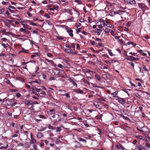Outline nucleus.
Segmentation results:
<instances>
[{
  "instance_id": "obj_1",
  "label": "nucleus",
  "mask_w": 150,
  "mask_h": 150,
  "mask_svg": "<svg viewBox=\"0 0 150 150\" xmlns=\"http://www.w3.org/2000/svg\"><path fill=\"white\" fill-rule=\"evenodd\" d=\"M149 139V137L147 134H145L144 133H141V140L142 141H145V142H144L143 145H142V147H144V144L147 147L150 148V145L148 143V139ZM142 142L141 141V142Z\"/></svg>"
},
{
  "instance_id": "obj_2",
  "label": "nucleus",
  "mask_w": 150,
  "mask_h": 150,
  "mask_svg": "<svg viewBox=\"0 0 150 150\" xmlns=\"http://www.w3.org/2000/svg\"><path fill=\"white\" fill-rule=\"evenodd\" d=\"M136 0L138 2H136L134 0H124V1L127 4L129 5H135L137 3L139 5V7H140L141 4L139 3V2H140L141 0Z\"/></svg>"
},
{
  "instance_id": "obj_3",
  "label": "nucleus",
  "mask_w": 150,
  "mask_h": 150,
  "mask_svg": "<svg viewBox=\"0 0 150 150\" xmlns=\"http://www.w3.org/2000/svg\"><path fill=\"white\" fill-rule=\"evenodd\" d=\"M141 95H142L143 98H145L146 99L148 98L149 94L147 92H144V91L141 90Z\"/></svg>"
},
{
  "instance_id": "obj_4",
  "label": "nucleus",
  "mask_w": 150,
  "mask_h": 150,
  "mask_svg": "<svg viewBox=\"0 0 150 150\" xmlns=\"http://www.w3.org/2000/svg\"><path fill=\"white\" fill-rule=\"evenodd\" d=\"M59 76L64 78H68V76L65 74L63 70H61V71L59 72Z\"/></svg>"
},
{
  "instance_id": "obj_5",
  "label": "nucleus",
  "mask_w": 150,
  "mask_h": 150,
  "mask_svg": "<svg viewBox=\"0 0 150 150\" xmlns=\"http://www.w3.org/2000/svg\"><path fill=\"white\" fill-rule=\"evenodd\" d=\"M118 100L119 102L123 105L125 104L126 103V100L125 98H118Z\"/></svg>"
},
{
  "instance_id": "obj_6",
  "label": "nucleus",
  "mask_w": 150,
  "mask_h": 150,
  "mask_svg": "<svg viewBox=\"0 0 150 150\" xmlns=\"http://www.w3.org/2000/svg\"><path fill=\"white\" fill-rule=\"evenodd\" d=\"M24 102V103L28 106L31 105L33 103V102L32 101H29L26 99H25Z\"/></svg>"
},
{
  "instance_id": "obj_7",
  "label": "nucleus",
  "mask_w": 150,
  "mask_h": 150,
  "mask_svg": "<svg viewBox=\"0 0 150 150\" xmlns=\"http://www.w3.org/2000/svg\"><path fill=\"white\" fill-rule=\"evenodd\" d=\"M148 131L149 129L146 127L145 126H143V127H141V132H148Z\"/></svg>"
},
{
  "instance_id": "obj_8",
  "label": "nucleus",
  "mask_w": 150,
  "mask_h": 150,
  "mask_svg": "<svg viewBox=\"0 0 150 150\" xmlns=\"http://www.w3.org/2000/svg\"><path fill=\"white\" fill-rule=\"evenodd\" d=\"M102 31V30L100 29H96L95 30L94 32L96 33L98 35H100Z\"/></svg>"
},
{
  "instance_id": "obj_9",
  "label": "nucleus",
  "mask_w": 150,
  "mask_h": 150,
  "mask_svg": "<svg viewBox=\"0 0 150 150\" xmlns=\"http://www.w3.org/2000/svg\"><path fill=\"white\" fill-rule=\"evenodd\" d=\"M37 142L36 140L34 138L30 139V144H34Z\"/></svg>"
},
{
  "instance_id": "obj_10",
  "label": "nucleus",
  "mask_w": 150,
  "mask_h": 150,
  "mask_svg": "<svg viewBox=\"0 0 150 150\" xmlns=\"http://www.w3.org/2000/svg\"><path fill=\"white\" fill-rule=\"evenodd\" d=\"M73 32V30L71 29L68 30H67V32L69 33V35L71 37H72L73 36V34L72 33Z\"/></svg>"
},
{
  "instance_id": "obj_11",
  "label": "nucleus",
  "mask_w": 150,
  "mask_h": 150,
  "mask_svg": "<svg viewBox=\"0 0 150 150\" xmlns=\"http://www.w3.org/2000/svg\"><path fill=\"white\" fill-rule=\"evenodd\" d=\"M43 134L41 132L38 133L37 135V137L38 139H40L42 137Z\"/></svg>"
},
{
  "instance_id": "obj_12",
  "label": "nucleus",
  "mask_w": 150,
  "mask_h": 150,
  "mask_svg": "<svg viewBox=\"0 0 150 150\" xmlns=\"http://www.w3.org/2000/svg\"><path fill=\"white\" fill-rule=\"evenodd\" d=\"M74 92L80 93H83V91L82 90H80L78 89H75L74 90Z\"/></svg>"
},
{
  "instance_id": "obj_13",
  "label": "nucleus",
  "mask_w": 150,
  "mask_h": 150,
  "mask_svg": "<svg viewBox=\"0 0 150 150\" xmlns=\"http://www.w3.org/2000/svg\"><path fill=\"white\" fill-rule=\"evenodd\" d=\"M124 13H125V12L124 11H123L121 10H119L117 11V14L119 15L122 14Z\"/></svg>"
},
{
  "instance_id": "obj_14",
  "label": "nucleus",
  "mask_w": 150,
  "mask_h": 150,
  "mask_svg": "<svg viewBox=\"0 0 150 150\" xmlns=\"http://www.w3.org/2000/svg\"><path fill=\"white\" fill-rule=\"evenodd\" d=\"M61 1H62V4L63 6H67L68 4V2L65 0H61Z\"/></svg>"
},
{
  "instance_id": "obj_15",
  "label": "nucleus",
  "mask_w": 150,
  "mask_h": 150,
  "mask_svg": "<svg viewBox=\"0 0 150 150\" xmlns=\"http://www.w3.org/2000/svg\"><path fill=\"white\" fill-rule=\"evenodd\" d=\"M65 52L68 53H71L72 51L71 49L66 48L65 49Z\"/></svg>"
},
{
  "instance_id": "obj_16",
  "label": "nucleus",
  "mask_w": 150,
  "mask_h": 150,
  "mask_svg": "<svg viewBox=\"0 0 150 150\" xmlns=\"http://www.w3.org/2000/svg\"><path fill=\"white\" fill-rule=\"evenodd\" d=\"M49 112L50 113V114H53L55 113V110L54 109L50 110Z\"/></svg>"
},
{
  "instance_id": "obj_17",
  "label": "nucleus",
  "mask_w": 150,
  "mask_h": 150,
  "mask_svg": "<svg viewBox=\"0 0 150 150\" xmlns=\"http://www.w3.org/2000/svg\"><path fill=\"white\" fill-rule=\"evenodd\" d=\"M131 44L134 47H135V46L136 45V44H135L133 42H129L127 43V45H129Z\"/></svg>"
},
{
  "instance_id": "obj_18",
  "label": "nucleus",
  "mask_w": 150,
  "mask_h": 150,
  "mask_svg": "<svg viewBox=\"0 0 150 150\" xmlns=\"http://www.w3.org/2000/svg\"><path fill=\"white\" fill-rule=\"evenodd\" d=\"M116 14H117V11H112L110 13V15L111 16H113Z\"/></svg>"
},
{
  "instance_id": "obj_19",
  "label": "nucleus",
  "mask_w": 150,
  "mask_h": 150,
  "mask_svg": "<svg viewBox=\"0 0 150 150\" xmlns=\"http://www.w3.org/2000/svg\"><path fill=\"white\" fill-rule=\"evenodd\" d=\"M18 20L21 23H26L27 21H26L23 20L22 19H18Z\"/></svg>"
},
{
  "instance_id": "obj_20",
  "label": "nucleus",
  "mask_w": 150,
  "mask_h": 150,
  "mask_svg": "<svg viewBox=\"0 0 150 150\" xmlns=\"http://www.w3.org/2000/svg\"><path fill=\"white\" fill-rule=\"evenodd\" d=\"M8 146V144H7L5 146H1L0 147V149H6Z\"/></svg>"
},
{
  "instance_id": "obj_21",
  "label": "nucleus",
  "mask_w": 150,
  "mask_h": 150,
  "mask_svg": "<svg viewBox=\"0 0 150 150\" xmlns=\"http://www.w3.org/2000/svg\"><path fill=\"white\" fill-rule=\"evenodd\" d=\"M99 20L102 22L104 26H107L108 25L105 23V21L104 20L100 19Z\"/></svg>"
},
{
  "instance_id": "obj_22",
  "label": "nucleus",
  "mask_w": 150,
  "mask_h": 150,
  "mask_svg": "<svg viewBox=\"0 0 150 150\" xmlns=\"http://www.w3.org/2000/svg\"><path fill=\"white\" fill-rule=\"evenodd\" d=\"M6 104L7 105H12V102L9 100H7L6 101Z\"/></svg>"
},
{
  "instance_id": "obj_23",
  "label": "nucleus",
  "mask_w": 150,
  "mask_h": 150,
  "mask_svg": "<svg viewBox=\"0 0 150 150\" xmlns=\"http://www.w3.org/2000/svg\"><path fill=\"white\" fill-rule=\"evenodd\" d=\"M69 81L72 83V84L74 85V86H75L77 85L76 83L73 80V79H70Z\"/></svg>"
},
{
  "instance_id": "obj_24",
  "label": "nucleus",
  "mask_w": 150,
  "mask_h": 150,
  "mask_svg": "<svg viewBox=\"0 0 150 150\" xmlns=\"http://www.w3.org/2000/svg\"><path fill=\"white\" fill-rule=\"evenodd\" d=\"M33 83H36L38 84H40L41 83V81L40 80L37 79L35 81H32Z\"/></svg>"
},
{
  "instance_id": "obj_25",
  "label": "nucleus",
  "mask_w": 150,
  "mask_h": 150,
  "mask_svg": "<svg viewBox=\"0 0 150 150\" xmlns=\"http://www.w3.org/2000/svg\"><path fill=\"white\" fill-rule=\"evenodd\" d=\"M105 48L107 49V50L108 51L110 55L111 56H113V54L112 53V52L111 50L108 49L106 47Z\"/></svg>"
},
{
  "instance_id": "obj_26",
  "label": "nucleus",
  "mask_w": 150,
  "mask_h": 150,
  "mask_svg": "<svg viewBox=\"0 0 150 150\" xmlns=\"http://www.w3.org/2000/svg\"><path fill=\"white\" fill-rule=\"evenodd\" d=\"M78 140L79 141H83L84 142H86V141L85 139H82L81 137H79L78 138Z\"/></svg>"
},
{
  "instance_id": "obj_27",
  "label": "nucleus",
  "mask_w": 150,
  "mask_h": 150,
  "mask_svg": "<svg viewBox=\"0 0 150 150\" xmlns=\"http://www.w3.org/2000/svg\"><path fill=\"white\" fill-rule=\"evenodd\" d=\"M23 27L26 29H28V28L29 25L26 24H23Z\"/></svg>"
},
{
  "instance_id": "obj_28",
  "label": "nucleus",
  "mask_w": 150,
  "mask_h": 150,
  "mask_svg": "<svg viewBox=\"0 0 150 150\" xmlns=\"http://www.w3.org/2000/svg\"><path fill=\"white\" fill-rule=\"evenodd\" d=\"M95 77L98 81H100L101 78L99 76L96 74L95 75Z\"/></svg>"
},
{
  "instance_id": "obj_29",
  "label": "nucleus",
  "mask_w": 150,
  "mask_h": 150,
  "mask_svg": "<svg viewBox=\"0 0 150 150\" xmlns=\"http://www.w3.org/2000/svg\"><path fill=\"white\" fill-rule=\"evenodd\" d=\"M62 130V129L61 127H57L56 128V132H59L61 131Z\"/></svg>"
},
{
  "instance_id": "obj_30",
  "label": "nucleus",
  "mask_w": 150,
  "mask_h": 150,
  "mask_svg": "<svg viewBox=\"0 0 150 150\" xmlns=\"http://www.w3.org/2000/svg\"><path fill=\"white\" fill-rule=\"evenodd\" d=\"M143 52V51L141 50V54L144 56L146 57L147 53L145 52Z\"/></svg>"
},
{
  "instance_id": "obj_31",
  "label": "nucleus",
  "mask_w": 150,
  "mask_h": 150,
  "mask_svg": "<svg viewBox=\"0 0 150 150\" xmlns=\"http://www.w3.org/2000/svg\"><path fill=\"white\" fill-rule=\"evenodd\" d=\"M140 91H138V92H139ZM135 95L138 98H140L141 97L140 94L139 93V92L136 93H135Z\"/></svg>"
},
{
  "instance_id": "obj_32",
  "label": "nucleus",
  "mask_w": 150,
  "mask_h": 150,
  "mask_svg": "<svg viewBox=\"0 0 150 150\" xmlns=\"http://www.w3.org/2000/svg\"><path fill=\"white\" fill-rule=\"evenodd\" d=\"M81 25V24L80 23H76V26L78 28V27H80Z\"/></svg>"
},
{
  "instance_id": "obj_33",
  "label": "nucleus",
  "mask_w": 150,
  "mask_h": 150,
  "mask_svg": "<svg viewBox=\"0 0 150 150\" xmlns=\"http://www.w3.org/2000/svg\"><path fill=\"white\" fill-rule=\"evenodd\" d=\"M110 30L109 29L106 28L105 30V33H108L110 32Z\"/></svg>"
},
{
  "instance_id": "obj_34",
  "label": "nucleus",
  "mask_w": 150,
  "mask_h": 150,
  "mask_svg": "<svg viewBox=\"0 0 150 150\" xmlns=\"http://www.w3.org/2000/svg\"><path fill=\"white\" fill-rule=\"evenodd\" d=\"M64 95L65 96L67 97L68 98H70V97L69 92H68V93L65 94Z\"/></svg>"
},
{
  "instance_id": "obj_35",
  "label": "nucleus",
  "mask_w": 150,
  "mask_h": 150,
  "mask_svg": "<svg viewBox=\"0 0 150 150\" xmlns=\"http://www.w3.org/2000/svg\"><path fill=\"white\" fill-rule=\"evenodd\" d=\"M118 41L120 42L121 44H124L125 43V42L122 39H119Z\"/></svg>"
},
{
  "instance_id": "obj_36",
  "label": "nucleus",
  "mask_w": 150,
  "mask_h": 150,
  "mask_svg": "<svg viewBox=\"0 0 150 150\" xmlns=\"http://www.w3.org/2000/svg\"><path fill=\"white\" fill-rule=\"evenodd\" d=\"M33 147L35 150H38V149L37 148V146L36 145H33Z\"/></svg>"
},
{
  "instance_id": "obj_37",
  "label": "nucleus",
  "mask_w": 150,
  "mask_h": 150,
  "mask_svg": "<svg viewBox=\"0 0 150 150\" xmlns=\"http://www.w3.org/2000/svg\"><path fill=\"white\" fill-rule=\"evenodd\" d=\"M117 93H118V91H116L115 92H114L113 93H112L111 94L112 95H113V97H115V96L117 94Z\"/></svg>"
},
{
  "instance_id": "obj_38",
  "label": "nucleus",
  "mask_w": 150,
  "mask_h": 150,
  "mask_svg": "<svg viewBox=\"0 0 150 150\" xmlns=\"http://www.w3.org/2000/svg\"><path fill=\"white\" fill-rule=\"evenodd\" d=\"M48 128L50 129H53L54 128L51 125H48Z\"/></svg>"
},
{
  "instance_id": "obj_39",
  "label": "nucleus",
  "mask_w": 150,
  "mask_h": 150,
  "mask_svg": "<svg viewBox=\"0 0 150 150\" xmlns=\"http://www.w3.org/2000/svg\"><path fill=\"white\" fill-rule=\"evenodd\" d=\"M28 50H26L24 49H23L22 50V52H24L25 53H28Z\"/></svg>"
},
{
  "instance_id": "obj_40",
  "label": "nucleus",
  "mask_w": 150,
  "mask_h": 150,
  "mask_svg": "<svg viewBox=\"0 0 150 150\" xmlns=\"http://www.w3.org/2000/svg\"><path fill=\"white\" fill-rule=\"evenodd\" d=\"M35 88L36 87H33V88H31L30 89V91H32L33 93H34V91H35Z\"/></svg>"
},
{
  "instance_id": "obj_41",
  "label": "nucleus",
  "mask_w": 150,
  "mask_h": 150,
  "mask_svg": "<svg viewBox=\"0 0 150 150\" xmlns=\"http://www.w3.org/2000/svg\"><path fill=\"white\" fill-rule=\"evenodd\" d=\"M91 50H92L93 51V52H94L95 53H98L99 52V51H96L94 50L93 48L92 47H91Z\"/></svg>"
},
{
  "instance_id": "obj_42",
  "label": "nucleus",
  "mask_w": 150,
  "mask_h": 150,
  "mask_svg": "<svg viewBox=\"0 0 150 150\" xmlns=\"http://www.w3.org/2000/svg\"><path fill=\"white\" fill-rule=\"evenodd\" d=\"M26 30L25 29H23L22 28H21L20 29V31L21 32H25Z\"/></svg>"
},
{
  "instance_id": "obj_43",
  "label": "nucleus",
  "mask_w": 150,
  "mask_h": 150,
  "mask_svg": "<svg viewBox=\"0 0 150 150\" xmlns=\"http://www.w3.org/2000/svg\"><path fill=\"white\" fill-rule=\"evenodd\" d=\"M45 17L47 18H50V16L47 14L45 13L44 15Z\"/></svg>"
},
{
  "instance_id": "obj_44",
  "label": "nucleus",
  "mask_w": 150,
  "mask_h": 150,
  "mask_svg": "<svg viewBox=\"0 0 150 150\" xmlns=\"http://www.w3.org/2000/svg\"><path fill=\"white\" fill-rule=\"evenodd\" d=\"M30 23L31 25H35V26L37 25V24L36 23H33V22H32L31 21H30Z\"/></svg>"
},
{
  "instance_id": "obj_45",
  "label": "nucleus",
  "mask_w": 150,
  "mask_h": 150,
  "mask_svg": "<svg viewBox=\"0 0 150 150\" xmlns=\"http://www.w3.org/2000/svg\"><path fill=\"white\" fill-rule=\"evenodd\" d=\"M130 58L133 60H138V58H135L132 56H130L129 57Z\"/></svg>"
},
{
  "instance_id": "obj_46",
  "label": "nucleus",
  "mask_w": 150,
  "mask_h": 150,
  "mask_svg": "<svg viewBox=\"0 0 150 150\" xmlns=\"http://www.w3.org/2000/svg\"><path fill=\"white\" fill-rule=\"evenodd\" d=\"M58 67L62 69H63L64 68L63 66L60 64H59L58 65Z\"/></svg>"
},
{
  "instance_id": "obj_47",
  "label": "nucleus",
  "mask_w": 150,
  "mask_h": 150,
  "mask_svg": "<svg viewBox=\"0 0 150 150\" xmlns=\"http://www.w3.org/2000/svg\"><path fill=\"white\" fill-rule=\"evenodd\" d=\"M1 4L3 5H8L9 4V3L8 2H6L4 1H3L2 2Z\"/></svg>"
},
{
  "instance_id": "obj_48",
  "label": "nucleus",
  "mask_w": 150,
  "mask_h": 150,
  "mask_svg": "<svg viewBox=\"0 0 150 150\" xmlns=\"http://www.w3.org/2000/svg\"><path fill=\"white\" fill-rule=\"evenodd\" d=\"M132 23V22L131 21L128 22L126 24L127 27L129 26Z\"/></svg>"
},
{
  "instance_id": "obj_49",
  "label": "nucleus",
  "mask_w": 150,
  "mask_h": 150,
  "mask_svg": "<svg viewBox=\"0 0 150 150\" xmlns=\"http://www.w3.org/2000/svg\"><path fill=\"white\" fill-rule=\"evenodd\" d=\"M5 9L4 8L0 9V13H2L3 12H4L5 10Z\"/></svg>"
},
{
  "instance_id": "obj_50",
  "label": "nucleus",
  "mask_w": 150,
  "mask_h": 150,
  "mask_svg": "<svg viewBox=\"0 0 150 150\" xmlns=\"http://www.w3.org/2000/svg\"><path fill=\"white\" fill-rule=\"evenodd\" d=\"M35 90L36 92H40V88H35Z\"/></svg>"
},
{
  "instance_id": "obj_51",
  "label": "nucleus",
  "mask_w": 150,
  "mask_h": 150,
  "mask_svg": "<svg viewBox=\"0 0 150 150\" xmlns=\"http://www.w3.org/2000/svg\"><path fill=\"white\" fill-rule=\"evenodd\" d=\"M54 80L55 79L53 76H51L49 78V80L50 81Z\"/></svg>"
},
{
  "instance_id": "obj_52",
  "label": "nucleus",
  "mask_w": 150,
  "mask_h": 150,
  "mask_svg": "<svg viewBox=\"0 0 150 150\" xmlns=\"http://www.w3.org/2000/svg\"><path fill=\"white\" fill-rule=\"evenodd\" d=\"M143 69L145 71H148V70L146 68L145 66H143Z\"/></svg>"
},
{
  "instance_id": "obj_53",
  "label": "nucleus",
  "mask_w": 150,
  "mask_h": 150,
  "mask_svg": "<svg viewBox=\"0 0 150 150\" xmlns=\"http://www.w3.org/2000/svg\"><path fill=\"white\" fill-rule=\"evenodd\" d=\"M71 47L73 48H74L75 47V44L74 43H72L71 45Z\"/></svg>"
},
{
  "instance_id": "obj_54",
  "label": "nucleus",
  "mask_w": 150,
  "mask_h": 150,
  "mask_svg": "<svg viewBox=\"0 0 150 150\" xmlns=\"http://www.w3.org/2000/svg\"><path fill=\"white\" fill-rule=\"evenodd\" d=\"M46 21L48 24L50 25H51L52 24V23L48 20Z\"/></svg>"
},
{
  "instance_id": "obj_55",
  "label": "nucleus",
  "mask_w": 150,
  "mask_h": 150,
  "mask_svg": "<svg viewBox=\"0 0 150 150\" xmlns=\"http://www.w3.org/2000/svg\"><path fill=\"white\" fill-rule=\"evenodd\" d=\"M60 141L58 138H57L56 139V142L57 143H59L61 142Z\"/></svg>"
},
{
  "instance_id": "obj_56",
  "label": "nucleus",
  "mask_w": 150,
  "mask_h": 150,
  "mask_svg": "<svg viewBox=\"0 0 150 150\" xmlns=\"http://www.w3.org/2000/svg\"><path fill=\"white\" fill-rule=\"evenodd\" d=\"M98 44L99 45L100 47H103L104 46V44L102 43H98Z\"/></svg>"
},
{
  "instance_id": "obj_57",
  "label": "nucleus",
  "mask_w": 150,
  "mask_h": 150,
  "mask_svg": "<svg viewBox=\"0 0 150 150\" xmlns=\"http://www.w3.org/2000/svg\"><path fill=\"white\" fill-rule=\"evenodd\" d=\"M142 37L143 38H145L147 39H149V37L147 35H145L144 37L143 36H142Z\"/></svg>"
},
{
  "instance_id": "obj_58",
  "label": "nucleus",
  "mask_w": 150,
  "mask_h": 150,
  "mask_svg": "<svg viewBox=\"0 0 150 150\" xmlns=\"http://www.w3.org/2000/svg\"><path fill=\"white\" fill-rule=\"evenodd\" d=\"M11 22V21L10 20L7 19L6 20V23L8 24V23H10Z\"/></svg>"
},
{
  "instance_id": "obj_59",
  "label": "nucleus",
  "mask_w": 150,
  "mask_h": 150,
  "mask_svg": "<svg viewBox=\"0 0 150 150\" xmlns=\"http://www.w3.org/2000/svg\"><path fill=\"white\" fill-rule=\"evenodd\" d=\"M57 39L58 40H62L63 38L62 37H57Z\"/></svg>"
},
{
  "instance_id": "obj_60",
  "label": "nucleus",
  "mask_w": 150,
  "mask_h": 150,
  "mask_svg": "<svg viewBox=\"0 0 150 150\" xmlns=\"http://www.w3.org/2000/svg\"><path fill=\"white\" fill-rule=\"evenodd\" d=\"M65 46L66 47H67L69 49H71V46L70 45H66Z\"/></svg>"
},
{
  "instance_id": "obj_61",
  "label": "nucleus",
  "mask_w": 150,
  "mask_h": 150,
  "mask_svg": "<svg viewBox=\"0 0 150 150\" xmlns=\"http://www.w3.org/2000/svg\"><path fill=\"white\" fill-rule=\"evenodd\" d=\"M42 78L44 79H46V77H47V76L46 75L44 74H42Z\"/></svg>"
},
{
  "instance_id": "obj_62",
  "label": "nucleus",
  "mask_w": 150,
  "mask_h": 150,
  "mask_svg": "<svg viewBox=\"0 0 150 150\" xmlns=\"http://www.w3.org/2000/svg\"><path fill=\"white\" fill-rule=\"evenodd\" d=\"M83 81L85 83H87V84H89V83L87 79L84 80Z\"/></svg>"
},
{
  "instance_id": "obj_63",
  "label": "nucleus",
  "mask_w": 150,
  "mask_h": 150,
  "mask_svg": "<svg viewBox=\"0 0 150 150\" xmlns=\"http://www.w3.org/2000/svg\"><path fill=\"white\" fill-rule=\"evenodd\" d=\"M120 149H121L122 150H124L125 149L124 148L122 145H120Z\"/></svg>"
},
{
  "instance_id": "obj_64",
  "label": "nucleus",
  "mask_w": 150,
  "mask_h": 150,
  "mask_svg": "<svg viewBox=\"0 0 150 150\" xmlns=\"http://www.w3.org/2000/svg\"><path fill=\"white\" fill-rule=\"evenodd\" d=\"M16 95L18 98H19L21 96V95L19 93H17Z\"/></svg>"
}]
</instances>
